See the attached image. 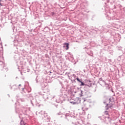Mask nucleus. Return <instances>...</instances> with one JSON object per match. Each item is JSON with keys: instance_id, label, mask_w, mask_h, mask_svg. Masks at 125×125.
Wrapping results in <instances>:
<instances>
[{"instance_id": "f257e3e1", "label": "nucleus", "mask_w": 125, "mask_h": 125, "mask_svg": "<svg viewBox=\"0 0 125 125\" xmlns=\"http://www.w3.org/2000/svg\"><path fill=\"white\" fill-rule=\"evenodd\" d=\"M39 94L40 95H42V98L44 100V101H47V99H49L50 100H52V99L55 97V96H53L52 97H49L47 96V94L45 93H42V92H39Z\"/></svg>"}, {"instance_id": "f03ea898", "label": "nucleus", "mask_w": 125, "mask_h": 125, "mask_svg": "<svg viewBox=\"0 0 125 125\" xmlns=\"http://www.w3.org/2000/svg\"><path fill=\"white\" fill-rule=\"evenodd\" d=\"M44 117L45 118L44 121L45 122V125H51L49 124V117L47 116V114H44Z\"/></svg>"}, {"instance_id": "7ed1b4c3", "label": "nucleus", "mask_w": 125, "mask_h": 125, "mask_svg": "<svg viewBox=\"0 0 125 125\" xmlns=\"http://www.w3.org/2000/svg\"><path fill=\"white\" fill-rule=\"evenodd\" d=\"M108 28H110V26L109 25H105L104 26H103L102 27V31H103V32L104 33H107L109 32V29H108Z\"/></svg>"}, {"instance_id": "20e7f679", "label": "nucleus", "mask_w": 125, "mask_h": 125, "mask_svg": "<svg viewBox=\"0 0 125 125\" xmlns=\"http://www.w3.org/2000/svg\"><path fill=\"white\" fill-rule=\"evenodd\" d=\"M14 59L16 61V63L20 62V55H19V54L16 53L14 56Z\"/></svg>"}, {"instance_id": "39448f33", "label": "nucleus", "mask_w": 125, "mask_h": 125, "mask_svg": "<svg viewBox=\"0 0 125 125\" xmlns=\"http://www.w3.org/2000/svg\"><path fill=\"white\" fill-rule=\"evenodd\" d=\"M40 84L42 86V87L44 88L46 87L47 85V81H46V79H43V82H42L40 83Z\"/></svg>"}, {"instance_id": "423d86ee", "label": "nucleus", "mask_w": 125, "mask_h": 125, "mask_svg": "<svg viewBox=\"0 0 125 125\" xmlns=\"http://www.w3.org/2000/svg\"><path fill=\"white\" fill-rule=\"evenodd\" d=\"M43 79L42 77H39V76H37L36 78L35 79L36 83H41L42 82H43Z\"/></svg>"}, {"instance_id": "0eeeda50", "label": "nucleus", "mask_w": 125, "mask_h": 125, "mask_svg": "<svg viewBox=\"0 0 125 125\" xmlns=\"http://www.w3.org/2000/svg\"><path fill=\"white\" fill-rule=\"evenodd\" d=\"M111 98H110L109 99L108 98V97L106 96H104V98H103V103L104 104H106L107 101H108V100L109 101V103L111 102Z\"/></svg>"}, {"instance_id": "6e6552de", "label": "nucleus", "mask_w": 125, "mask_h": 125, "mask_svg": "<svg viewBox=\"0 0 125 125\" xmlns=\"http://www.w3.org/2000/svg\"><path fill=\"white\" fill-rule=\"evenodd\" d=\"M68 60L69 61H70V62L74 63V65H75V64L77 63V62H76V61L75 60V59H74V57H73V55H71L68 57Z\"/></svg>"}, {"instance_id": "1a4fd4ad", "label": "nucleus", "mask_w": 125, "mask_h": 125, "mask_svg": "<svg viewBox=\"0 0 125 125\" xmlns=\"http://www.w3.org/2000/svg\"><path fill=\"white\" fill-rule=\"evenodd\" d=\"M12 45H13V46H15V48L17 49V45H18V41L14 39V41H13L12 42Z\"/></svg>"}, {"instance_id": "9d476101", "label": "nucleus", "mask_w": 125, "mask_h": 125, "mask_svg": "<svg viewBox=\"0 0 125 125\" xmlns=\"http://www.w3.org/2000/svg\"><path fill=\"white\" fill-rule=\"evenodd\" d=\"M10 89H13L14 91H16V90H19V89L18 88V86L16 85V84H15L12 86H10Z\"/></svg>"}, {"instance_id": "9b49d317", "label": "nucleus", "mask_w": 125, "mask_h": 125, "mask_svg": "<svg viewBox=\"0 0 125 125\" xmlns=\"http://www.w3.org/2000/svg\"><path fill=\"white\" fill-rule=\"evenodd\" d=\"M70 103L73 104V105H76V104H79L81 103V99L78 98L77 99V102H70Z\"/></svg>"}, {"instance_id": "f8f14e48", "label": "nucleus", "mask_w": 125, "mask_h": 125, "mask_svg": "<svg viewBox=\"0 0 125 125\" xmlns=\"http://www.w3.org/2000/svg\"><path fill=\"white\" fill-rule=\"evenodd\" d=\"M91 32L94 34H100V30H99L98 28H95V29H92Z\"/></svg>"}, {"instance_id": "ddd939ff", "label": "nucleus", "mask_w": 125, "mask_h": 125, "mask_svg": "<svg viewBox=\"0 0 125 125\" xmlns=\"http://www.w3.org/2000/svg\"><path fill=\"white\" fill-rule=\"evenodd\" d=\"M86 83H85V86H88V87H91V81H88L86 80Z\"/></svg>"}, {"instance_id": "4468645a", "label": "nucleus", "mask_w": 125, "mask_h": 125, "mask_svg": "<svg viewBox=\"0 0 125 125\" xmlns=\"http://www.w3.org/2000/svg\"><path fill=\"white\" fill-rule=\"evenodd\" d=\"M103 82V83H104V84H106V82H105V81H104V80H103V79H102V78H100L99 79V81H98V83H99V84H100V85L102 86V84H101V82Z\"/></svg>"}, {"instance_id": "2eb2a0df", "label": "nucleus", "mask_w": 125, "mask_h": 125, "mask_svg": "<svg viewBox=\"0 0 125 125\" xmlns=\"http://www.w3.org/2000/svg\"><path fill=\"white\" fill-rule=\"evenodd\" d=\"M69 45H70V44L68 42H65L63 43V47H65L66 50H68V49H69Z\"/></svg>"}, {"instance_id": "dca6fc26", "label": "nucleus", "mask_w": 125, "mask_h": 125, "mask_svg": "<svg viewBox=\"0 0 125 125\" xmlns=\"http://www.w3.org/2000/svg\"><path fill=\"white\" fill-rule=\"evenodd\" d=\"M61 98H62V97H58L56 100V102H57V103H62L63 101L61 100Z\"/></svg>"}, {"instance_id": "f3484780", "label": "nucleus", "mask_w": 125, "mask_h": 125, "mask_svg": "<svg viewBox=\"0 0 125 125\" xmlns=\"http://www.w3.org/2000/svg\"><path fill=\"white\" fill-rule=\"evenodd\" d=\"M2 53H3V48L2 45H0V55H1Z\"/></svg>"}, {"instance_id": "a211bd4d", "label": "nucleus", "mask_w": 125, "mask_h": 125, "mask_svg": "<svg viewBox=\"0 0 125 125\" xmlns=\"http://www.w3.org/2000/svg\"><path fill=\"white\" fill-rule=\"evenodd\" d=\"M20 125H26V123H25V122L24 121H23V120H21V121Z\"/></svg>"}, {"instance_id": "6ab92c4d", "label": "nucleus", "mask_w": 125, "mask_h": 125, "mask_svg": "<svg viewBox=\"0 0 125 125\" xmlns=\"http://www.w3.org/2000/svg\"><path fill=\"white\" fill-rule=\"evenodd\" d=\"M69 116H70V114H63L62 116H61V118H62V117H65V119H67V117H69Z\"/></svg>"}, {"instance_id": "aec40b11", "label": "nucleus", "mask_w": 125, "mask_h": 125, "mask_svg": "<svg viewBox=\"0 0 125 125\" xmlns=\"http://www.w3.org/2000/svg\"><path fill=\"white\" fill-rule=\"evenodd\" d=\"M125 8H123L124 13H123V18L124 21H125Z\"/></svg>"}, {"instance_id": "412c9836", "label": "nucleus", "mask_w": 125, "mask_h": 125, "mask_svg": "<svg viewBox=\"0 0 125 125\" xmlns=\"http://www.w3.org/2000/svg\"><path fill=\"white\" fill-rule=\"evenodd\" d=\"M80 83H81V84H80V86H85V83H84L83 81L80 82Z\"/></svg>"}, {"instance_id": "4be33fe9", "label": "nucleus", "mask_w": 125, "mask_h": 125, "mask_svg": "<svg viewBox=\"0 0 125 125\" xmlns=\"http://www.w3.org/2000/svg\"><path fill=\"white\" fill-rule=\"evenodd\" d=\"M50 15H51V16H55V15H56V13L54 12H51L50 13Z\"/></svg>"}, {"instance_id": "5701e85b", "label": "nucleus", "mask_w": 125, "mask_h": 125, "mask_svg": "<svg viewBox=\"0 0 125 125\" xmlns=\"http://www.w3.org/2000/svg\"><path fill=\"white\" fill-rule=\"evenodd\" d=\"M81 93L79 94V95H80L81 97L82 96H83V91L80 90Z\"/></svg>"}, {"instance_id": "b1692460", "label": "nucleus", "mask_w": 125, "mask_h": 125, "mask_svg": "<svg viewBox=\"0 0 125 125\" xmlns=\"http://www.w3.org/2000/svg\"><path fill=\"white\" fill-rule=\"evenodd\" d=\"M44 18L46 20H47V19H49V18H50V16L47 15L44 17Z\"/></svg>"}, {"instance_id": "393cba45", "label": "nucleus", "mask_w": 125, "mask_h": 125, "mask_svg": "<svg viewBox=\"0 0 125 125\" xmlns=\"http://www.w3.org/2000/svg\"><path fill=\"white\" fill-rule=\"evenodd\" d=\"M86 103H88V101H87V100L85 99H83V104H84V106H85V104Z\"/></svg>"}, {"instance_id": "a878e982", "label": "nucleus", "mask_w": 125, "mask_h": 125, "mask_svg": "<svg viewBox=\"0 0 125 125\" xmlns=\"http://www.w3.org/2000/svg\"><path fill=\"white\" fill-rule=\"evenodd\" d=\"M76 80H77V82H78V83H81L83 81L82 79H80V78H79L78 77L76 78Z\"/></svg>"}, {"instance_id": "bb28decb", "label": "nucleus", "mask_w": 125, "mask_h": 125, "mask_svg": "<svg viewBox=\"0 0 125 125\" xmlns=\"http://www.w3.org/2000/svg\"><path fill=\"white\" fill-rule=\"evenodd\" d=\"M21 86H22V85H21V84H19V85L18 86V88H19V91L21 90V89L20 88Z\"/></svg>"}, {"instance_id": "cd10ccee", "label": "nucleus", "mask_w": 125, "mask_h": 125, "mask_svg": "<svg viewBox=\"0 0 125 125\" xmlns=\"http://www.w3.org/2000/svg\"><path fill=\"white\" fill-rule=\"evenodd\" d=\"M3 70L5 71V72H7V71H8L7 68H5L4 66L3 68Z\"/></svg>"}, {"instance_id": "c85d7f7f", "label": "nucleus", "mask_w": 125, "mask_h": 125, "mask_svg": "<svg viewBox=\"0 0 125 125\" xmlns=\"http://www.w3.org/2000/svg\"><path fill=\"white\" fill-rule=\"evenodd\" d=\"M107 3H110V4H113V2H110V0H107Z\"/></svg>"}, {"instance_id": "c756f323", "label": "nucleus", "mask_w": 125, "mask_h": 125, "mask_svg": "<svg viewBox=\"0 0 125 125\" xmlns=\"http://www.w3.org/2000/svg\"><path fill=\"white\" fill-rule=\"evenodd\" d=\"M27 97H30V98L33 99V97H32V95H27Z\"/></svg>"}, {"instance_id": "7c9ffc66", "label": "nucleus", "mask_w": 125, "mask_h": 125, "mask_svg": "<svg viewBox=\"0 0 125 125\" xmlns=\"http://www.w3.org/2000/svg\"><path fill=\"white\" fill-rule=\"evenodd\" d=\"M30 102H31V103L32 106H34V103H33V100H30Z\"/></svg>"}, {"instance_id": "2f4dec72", "label": "nucleus", "mask_w": 125, "mask_h": 125, "mask_svg": "<svg viewBox=\"0 0 125 125\" xmlns=\"http://www.w3.org/2000/svg\"><path fill=\"white\" fill-rule=\"evenodd\" d=\"M39 27H42V23L41 22H39Z\"/></svg>"}, {"instance_id": "473e14b6", "label": "nucleus", "mask_w": 125, "mask_h": 125, "mask_svg": "<svg viewBox=\"0 0 125 125\" xmlns=\"http://www.w3.org/2000/svg\"><path fill=\"white\" fill-rule=\"evenodd\" d=\"M98 118L100 119V120H101V121L102 120V117H101V116H99Z\"/></svg>"}, {"instance_id": "72a5a7b5", "label": "nucleus", "mask_w": 125, "mask_h": 125, "mask_svg": "<svg viewBox=\"0 0 125 125\" xmlns=\"http://www.w3.org/2000/svg\"><path fill=\"white\" fill-rule=\"evenodd\" d=\"M17 66H18V69H19V70H20V66H19V65H18V64H17Z\"/></svg>"}, {"instance_id": "f704fd0d", "label": "nucleus", "mask_w": 125, "mask_h": 125, "mask_svg": "<svg viewBox=\"0 0 125 125\" xmlns=\"http://www.w3.org/2000/svg\"><path fill=\"white\" fill-rule=\"evenodd\" d=\"M77 80V78H76V79H74V80H73V82H74V83H76V81Z\"/></svg>"}, {"instance_id": "c9c22d12", "label": "nucleus", "mask_w": 125, "mask_h": 125, "mask_svg": "<svg viewBox=\"0 0 125 125\" xmlns=\"http://www.w3.org/2000/svg\"><path fill=\"white\" fill-rule=\"evenodd\" d=\"M105 115H108V112L107 111H105Z\"/></svg>"}, {"instance_id": "e433bc0d", "label": "nucleus", "mask_w": 125, "mask_h": 125, "mask_svg": "<svg viewBox=\"0 0 125 125\" xmlns=\"http://www.w3.org/2000/svg\"><path fill=\"white\" fill-rule=\"evenodd\" d=\"M101 83V84H104V83H103V81H102Z\"/></svg>"}, {"instance_id": "4c0bfd02", "label": "nucleus", "mask_w": 125, "mask_h": 125, "mask_svg": "<svg viewBox=\"0 0 125 125\" xmlns=\"http://www.w3.org/2000/svg\"><path fill=\"white\" fill-rule=\"evenodd\" d=\"M0 6H2V4L1 3V2H0Z\"/></svg>"}, {"instance_id": "58836bf2", "label": "nucleus", "mask_w": 125, "mask_h": 125, "mask_svg": "<svg viewBox=\"0 0 125 125\" xmlns=\"http://www.w3.org/2000/svg\"><path fill=\"white\" fill-rule=\"evenodd\" d=\"M52 78H55V74H54L53 76H52Z\"/></svg>"}, {"instance_id": "ea45409f", "label": "nucleus", "mask_w": 125, "mask_h": 125, "mask_svg": "<svg viewBox=\"0 0 125 125\" xmlns=\"http://www.w3.org/2000/svg\"><path fill=\"white\" fill-rule=\"evenodd\" d=\"M61 112H60L59 113H58V115H61Z\"/></svg>"}, {"instance_id": "a19ab883", "label": "nucleus", "mask_w": 125, "mask_h": 125, "mask_svg": "<svg viewBox=\"0 0 125 125\" xmlns=\"http://www.w3.org/2000/svg\"><path fill=\"white\" fill-rule=\"evenodd\" d=\"M108 105H109V104H107L106 105V107H108Z\"/></svg>"}, {"instance_id": "79ce46f5", "label": "nucleus", "mask_w": 125, "mask_h": 125, "mask_svg": "<svg viewBox=\"0 0 125 125\" xmlns=\"http://www.w3.org/2000/svg\"><path fill=\"white\" fill-rule=\"evenodd\" d=\"M113 19L117 20V18H113Z\"/></svg>"}, {"instance_id": "37998d69", "label": "nucleus", "mask_w": 125, "mask_h": 125, "mask_svg": "<svg viewBox=\"0 0 125 125\" xmlns=\"http://www.w3.org/2000/svg\"><path fill=\"white\" fill-rule=\"evenodd\" d=\"M12 27H13V30H14V29H13V28H15L14 25H13Z\"/></svg>"}, {"instance_id": "c03bdc74", "label": "nucleus", "mask_w": 125, "mask_h": 125, "mask_svg": "<svg viewBox=\"0 0 125 125\" xmlns=\"http://www.w3.org/2000/svg\"><path fill=\"white\" fill-rule=\"evenodd\" d=\"M20 119H21V117L20 116V115L19 116Z\"/></svg>"}, {"instance_id": "a18cd8bd", "label": "nucleus", "mask_w": 125, "mask_h": 125, "mask_svg": "<svg viewBox=\"0 0 125 125\" xmlns=\"http://www.w3.org/2000/svg\"><path fill=\"white\" fill-rule=\"evenodd\" d=\"M72 124H73V125H75V123L74 122H72Z\"/></svg>"}, {"instance_id": "49530a36", "label": "nucleus", "mask_w": 125, "mask_h": 125, "mask_svg": "<svg viewBox=\"0 0 125 125\" xmlns=\"http://www.w3.org/2000/svg\"><path fill=\"white\" fill-rule=\"evenodd\" d=\"M82 110H83V111H84V110H83V107H82Z\"/></svg>"}, {"instance_id": "de8ad7c7", "label": "nucleus", "mask_w": 125, "mask_h": 125, "mask_svg": "<svg viewBox=\"0 0 125 125\" xmlns=\"http://www.w3.org/2000/svg\"><path fill=\"white\" fill-rule=\"evenodd\" d=\"M22 91H23V90H24V88H22Z\"/></svg>"}, {"instance_id": "09e8293b", "label": "nucleus", "mask_w": 125, "mask_h": 125, "mask_svg": "<svg viewBox=\"0 0 125 125\" xmlns=\"http://www.w3.org/2000/svg\"><path fill=\"white\" fill-rule=\"evenodd\" d=\"M95 91H96V89H95L94 92H95Z\"/></svg>"}, {"instance_id": "8fccbe9b", "label": "nucleus", "mask_w": 125, "mask_h": 125, "mask_svg": "<svg viewBox=\"0 0 125 125\" xmlns=\"http://www.w3.org/2000/svg\"><path fill=\"white\" fill-rule=\"evenodd\" d=\"M1 1H2V0H0V2H1Z\"/></svg>"}, {"instance_id": "3c124183", "label": "nucleus", "mask_w": 125, "mask_h": 125, "mask_svg": "<svg viewBox=\"0 0 125 125\" xmlns=\"http://www.w3.org/2000/svg\"><path fill=\"white\" fill-rule=\"evenodd\" d=\"M124 54V55H125V53Z\"/></svg>"}, {"instance_id": "603ef678", "label": "nucleus", "mask_w": 125, "mask_h": 125, "mask_svg": "<svg viewBox=\"0 0 125 125\" xmlns=\"http://www.w3.org/2000/svg\"><path fill=\"white\" fill-rule=\"evenodd\" d=\"M109 109V107L106 108V110H108Z\"/></svg>"}, {"instance_id": "864d4df0", "label": "nucleus", "mask_w": 125, "mask_h": 125, "mask_svg": "<svg viewBox=\"0 0 125 125\" xmlns=\"http://www.w3.org/2000/svg\"><path fill=\"white\" fill-rule=\"evenodd\" d=\"M72 120H75V118H72Z\"/></svg>"}, {"instance_id": "5fc2aeb1", "label": "nucleus", "mask_w": 125, "mask_h": 125, "mask_svg": "<svg viewBox=\"0 0 125 125\" xmlns=\"http://www.w3.org/2000/svg\"><path fill=\"white\" fill-rule=\"evenodd\" d=\"M105 4L106 5H107V3H105Z\"/></svg>"}, {"instance_id": "6e6d98bb", "label": "nucleus", "mask_w": 125, "mask_h": 125, "mask_svg": "<svg viewBox=\"0 0 125 125\" xmlns=\"http://www.w3.org/2000/svg\"><path fill=\"white\" fill-rule=\"evenodd\" d=\"M119 50H122V49H119Z\"/></svg>"}, {"instance_id": "4d7b16f0", "label": "nucleus", "mask_w": 125, "mask_h": 125, "mask_svg": "<svg viewBox=\"0 0 125 125\" xmlns=\"http://www.w3.org/2000/svg\"><path fill=\"white\" fill-rule=\"evenodd\" d=\"M21 75H22V72H21Z\"/></svg>"}, {"instance_id": "13d9d810", "label": "nucleus", "mask_w": 125, "mask_h": 125, "mask_svg": "<svg viewBox=\"0 0 125 125\" xmlns=\"http://www.w3.org/2000/svg\"><path fill=\"white\" fill-rule=\"evenodd\" d=\"M16 79H17V78H18V77H16Z\"/></svg>"}, {"instance_id": "bf43d9fd", "label": "nucleus", "mask_w": 125, "mask_h": 125, "mask_svg": "<svg viewBox=\"0 0 125 125\" xmlns=\"http://www.w3.org/2000/svg\"><path fill=\"white\" fill-rule=\"evenodd\" d=\"M122 56H120L119 57H121Z\"/></svg>"}, {"instance_id": "052dcab7", "label": "nucleus", "mask_w": 125, "mask_h": 125, "mask_svg": "<svg viewBox=\"0 0 125 125\" xmlns=\"http://www.w3.org/2000/svg\"><path fill=\"white\" fill-rule=\"evenodd\" d=\"M78 89H80V88H78Z\"/></svg>"}]
</instances>
